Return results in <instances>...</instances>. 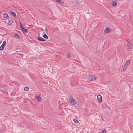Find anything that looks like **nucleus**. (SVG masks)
Here are the masks:
<instances>
[{
  "instance_id": "obj_4",
  "label": "nucleus",
  "mask_w": 133,
  "mask_h": 133,
  "mask_svg": "<svg viewBox=\"0 0 133 133\" xmlns=\"http://www.w3.org/2000/svg\"><path fill=\"white\" fill-rule=\"evenodd\" d=\"M98 100L99 102V103L102 102V97L100 95H98L97 97Z\"/></svg>"
},
{
  "instance_id": "obj_31",
  "label": "nucleus",
  "mask_w": 133,
  "mask_h": 133,
  "mask_svg": "<svg viewBox=\"0 0 133 133\" xmlns=\"http://www.w3.org/2000/svg\"><path fill=\"white\" fill-rule=\"evenodd\" d=\"M46 30H47V29H45V31H46Z\"/></svg>"
},
{
  "instance_id": "obj_6",
  "label": "nucleus",
  "mask_w": 133,
  "mask_h": 133,
  "mask_svg": "<svg viewBox=\"0 0 133 133\" xmlns=\"http://www.w3.org/2000/svg\"><path fill=\"white\" fill-rule=\"evenodd\" d=\"M117 2L116 1H113L111 3L112 5L114 6H115L117 5Z\"/></svg>"
},
{
  "instance_id": "obj_19",
  "label": "nucleus",
  "mask_w": 133,
  "mask_h": 133,
  "mask_svg": "<svg viewBox=\"0 0 133 133\" xmlns=\"http://www.w3.org/2000/svg\"><path fill=\"white\" fill-rule=\"evenodd\" d=\"M28 90H29V88L28 87H25L24 88V90L25 91H27Z\"/></svg>"
},
{
  "instance_id": "obj_26",
  "label": "nucleus",
  "mask_w": 133,
  "mask_h": 133,
  "mask_svg": "<svg viewBox=\"0 0 133 133\" xmlns=\"http://www.w3.org/2000/svg\"><path fill=\"white\" fill-rule=\"evenodd\" d=\"M61 2L60 3L62 5H63L64 4V3L63 2H62V1H61Z\"/></svg>"
},
{
  "instance_id": "obj_1",
  "label": "nucleus",
  "mask_w": 133,
  "mask_h": 133,
  "mask_svg": "<svg viewBox=\"0 0 133 133\" xmlns=\"http://www.w3.org/2000/svg\"><path fill=\"white\" fill-rule=\"evenodd\" d=\"M97 77L94 75L92 76H90L89 78V80L90 81H94L96 79Z\"/></svg>"
},
{
  "instance_id": "obj_12",
  "label": "nucleus",
  "mask_w": 133,
  "mask_h": 133,
  "mask_svg": "<svg viewBox=\"0 0 133 133\" xmlns=\"http://www.w3.org/2000/svg\"><path fill=\"white\" fill-rule=\"evenodd\" d=\"M6 89L3 88L2 87H0V91L5 92L6 91Z\"/></svg>"
},
{
  "instance_id": "obj_30",
  "label": "nucleus",
  "mask_w": 133,
  "mask_h": 133,
  "mask_svg": "<svg viewBox=\"0 0 133 133\" xmlns=\"http://www.w3.org/2000/svg\"><path fill=\"white\" fill-rule=\"evenodd\" d=\"M56 56H57V57L58 56V55H57Z\"/></svg>"
},
{
  "instance_id": "obj_16",
  "label": "nucleus",
  "mask_w": 133,
  "mask_h": 133,
  "mask_svg": "<svg viewBox=\"0 0 133 133\" xmlns=\"http://www.w3.org/2000/svg\"><path fill=\"white\" fill-rule=\"evenodd\" d=\"M14 37L18 39H19L20 38V37L17 34H16L14 35Z\"/></svg>"
},
{
  "instance_id": "obj_11",
  "label": "nucleus",
  "mask_w": 133,
  "mask_h": 133,
  "mask_svg": "<svg viewBox=\"0 0 133 133\" xmlns=\"http://www.w3.org/2000/svg\"><path fill=\"white\" fill-rule=\"evenodd\" d=\"M37 40L40 41H45V40L44 39L40 37H37Z\"/></svg>"
},
{
  "instance_id": "obj_8",
  "label": "nucleus",
  "mask_w": 133,
  "mask_h": 133,
  "mask_svg": "<svg viewBox=\"0 0 133 133\" xmlns=\"http://www.w3.org/2000/svg\"><path fill=\"white\" fill-rule=\"evenodd\" d=\"M3 17L6 19L10 18L9 17L7 13H5L3 14Z\"/></svg>"
},
{
  "instance_id": "obj_13",
  "label": "nucleus",
  "mask_w": 133,
  "mask_h": 133,
  "mask_svg": "<svg viewBox=\"0 0 133 133\" xmlns=\"http://www.w3.org/2000/svg\"><path fill=\"white\" fill-rule=\"evenodd\" d=\"M128 45L130 49H132V46L130 42L128 43Z\"/></svg>"
},
{
  "instance_id": "obj_20",
  "label": "nucleus",
  "mask_w": 133,
  "mask_h": 133,
  "mask_svg": "<svg viewBox=\"0 0 133 133\" xmlns=\"http://www.w3.org/2000/svg\"><path fill=\"white\" fill-rule=\"evenodd\" d=\"M124 67V68L123 69V71H124L126 70L127 68H128V66H125Z\"/></svg>"
},
{
  "instance_id": "obj_7",
  "label": "nucleus",
  "mask_w": 133,
  "mask_h": 133,
  "mask_svg": "<svg viewBox=\"0 0 133 133\" xmlns=\"http://www.w3.org/2000/svg\"><path fill=\"white\" fill-rule=\"evenodd\" d=\"M110 28L108 27H106L105 29L104 33H107L110 31Z\"/></svg>"
},
{
  "instance_id": "obj_10",
  "label": "nucleus",
  "mask_w": 133,
  "mask_h": 133,
  "mask_svg": "<svg viewBox=\"0 0 133 133\" xmlns=\"http://www.w3.org/2000/svg\"><path fill=\"white\" fill-rule=\"evenodd\" d=\"M130 62V61L129 60L127 61L125 63L124 66L125 67V66H127L128 65H129Z\"/></svg>"
},
{
  "instance_id": "obj_15",
  "label": "nucleus",
  "mask_w": 133,
  "mask_h": 133,
  "mask_svg": "<svg viewBox=\"0 0 133 133\" xmlns=\"http://www.w3.org/2000/svg\"><path fill=\"white\" fill-rule=\"evenodd\" d=\"M81 0H74V2L76 4H79L81 2Z\"/></svg>"
},
{
  "instance_id": "obj_17",
  "label": "nucleus",
  "mask_w": 133,
  "mask_h": 133,
  "mask_svg": "<svg viewBox=\"0 0 133 133\" xmlns=\"http://www.w3.org/2000/svg\"><path fill=\"white\" fill-rule=\"evenodd\" d=\"M43 37H44V38L45 39H48V36L46 34H45L43 35Z\"/></svg>"
},
{
  "instance_id": "obj_2",
  "label": "nucleus",
  "mask_w": 133,
  "mask_h": 133,
  "mask_svg": "<svg viewBox=\"0 0 133 133\" xmlns=\"http://www.w3.org/2000/svg\"><path fill=\"white\" fill-rule=\"evenodd\" d=\"M6 44V42L5 41L3 42V44L0 47V50H3L5 47V45Z\"/></svg>"
},
{
  "instance_id": "obj_14",
  "label": "nucleus",
  "mask_w": 133,
  "mask_h": 133,
  "mask_svg": "<svg viewBox=\"0 0 133 133\" xmlns=\"http://www.w3.org/2000/svg\"><path fill=\"white\" fill-rule=\"evenodd\" d=\"M13 23V21L12 20H9L8 22V24L10 25L12 24Z\"/></svg>"
},
{
  "instance_id": "obj_18",
  "label": "nucleus",
  "mask_w": 133,
  "mask_h": 133,
  "mask_svg": "<svg viewBox=\"0 0 133 133\" xmlns=\"http://www.w3.org/2000/svg\"><path fill=\"white\" fill-rule=\"evenodd\" d=\"M73 121L74 122L76 123H79L78 121L76 119H74Z\"/></svg>"
},
{
  "instance_id": "obj_28",
  "label": "nucleus",
  "mask_w": 133,
  "mask_h": 133,
  "mask_svg": "<svg viewBox=\"0 0 133 133\" xmlns=\"http://www.w3.org/2000/svg\"><path fill=\"white\" fill-rule=\"evenodd\" d=\"M42 31H44V30L43 29V28H42Z\"/></svg>"
},
{
  "instance_id": "obj_29",
  "label": "nucleus",
  "mask_w": 133,
  "mask_h": 133,
  "mask_svg": "<svg viewBox=\"0 0 133 133\" xmlns=\"http://www.w3.org/2000/svg\"><path fill=\"white\" fill-rule=\"evenodd\" d=\"M70 97L71 98V97H72V96H71H71H70Z\"/></svg>"
},
{
  "instance_id": "obj_24",
  "label": "nucleus",
  "mask_w": 133,
  "mask_h": 133,
  "mask_svg": "<svg viewBox=\"0 0 133 133\" xmlns=\"http://www.w3.org/2000/svg\"><path fill=\"white\" fill-rule=\"evenodd\" d=\"M55 1L56 2L59 3H61V0H55Z\"/></svg>"
},
{
  "instance_id": "obj_9",
  "label": "nucleus",
  "mask_w": 133,
  "mask_h": 133,
  "mask_svg": "<svg viewBox=\"0 0 133 133\" xmlns=\"http://www.w3.org/2000/svg\"><path fill=\"white\" fill-rule=\"evenodd\" d=\"M21 29L23 31L25 32V33H27L28 32V30L26 29L25 28L24 26H22V28H21Z\"/></svg>"
},
{
  "instance_id": "obj_25",
  "label": "nucleus",
  "mask_w": 133,
  "mask_h": 133,
  "mask_svg": "<svg viewBox=\"0 0 133 133\" xmlns=\"http://www.w3.org/2000/svg\"><path fill=\"white\" fill-rule=\"evenodd\" d=\"M126 40H127V42L129 43H130V40L129 39H126Z\"/></svg>"
},
{
  "instance_id": "obj_22",
  "label": "nucleus",
  "mask_w": 133,
  "mask_h": 133,
  "mask_svg": "<svg viewBox=\"0 0 133 133\" xmlns=\"http://www.w3.org/2000/svg\"><path fill=\"white\" fill-rule=\"evenodd\" d=\"M101 133H106V130L105 129L103 130L101 132Z\"/></svg>"
},
{
  "instance_id": "obj_3",
  "label": "nucleus",
  "mask_w": 133,
  "mask_h": 133,
  "mask_svg": "<svg viewBox=\"0 0 133 133\" xmlns=\"http://www.w3.org/2000/svg\"><path fill=\"white\" fill-rule=\"evenodd\" d=\"M70 103L73 105H75L76 104V102L74 98H72V100L70 101Z\"/></svg>"
},
{
  "instance_id": "obj_23",
  "label": "nucleus",
  "mask_w": 133,
  "mask_h": 133,
  "mask_svg": "<svg viewBox=\"0 0 133 133\" xmlns=\"http://www.w3.org/2000/svg\"><path fill=\"white\" fill-rule=\"evenodd\" d=\"M70 53H69L67 55V57L68 58H70Z\"/></svg>"
},
{
  "instance_id": "obj_5",
  "label": "nucleus",
  "mask_w": 133,
  "mask_h": 133,
  "mask_svg": "<svg viewBox=\"0 0 133 133\" xmlns=\"http://www.w3.org/2000/svg\"><path fill=\"white\" fill-rule=\"evenodd\" d=\"M9 12H10L13 16L15 17H16L17 16L16 13L14 12V11H12L10 10L9 11Z\"/></svg>"
},
{
  "instance_id": "obj_27",
  "label": "nucleus",
  "mask_w": 133,
  "mask_h": 133,
  "mask_svg": "<svg viewBox=\"0 0 133 133\" xmlns=\"http://www.w3.org/2000/svg\"><path fill=\"white\" fill-rule=\"evenodd\" d=\"M20 27H21V28H22V26H23L22 25V24H21V22H20Z\"/></svg>"
},
{
  "instance_id": "obj_21",
  "label": "nucleus",
  "mask_w": 133,
  "mask_h": 133,
  "mask_svg": "<svg viewBox=\"0 0 133 133\" xmlns=\"http://www.w3.org/2000/svg\"><path fill=\"white\" fill-rule=\"evenodd\" d=\"M41 99V98L39 96L37 97V101H39Z\"/></svg>"
}]
</instances>
